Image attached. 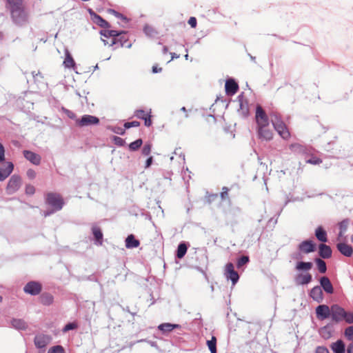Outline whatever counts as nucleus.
<instances>
[{
    "instance_id": "48",
    "label": "nucleus",
    "mask_w": 353,
    "mask_h": 353,
    "mask_svg": "<svg viewBox=\"0 0 353 353\" xmlns=\"http://www.w3.org/2000/svg\"><path fill=\"white\" fill-rule=\"evenodd\" d=\"M113 140H114V143L119 146L124 145V144L125 143L124 139H123L122 138H121L119 137H116V136L114 137Z\"/></svg>"
},
{
    "instance_id": "51",
    "label": "nucleus",
    "mask_w": 353,
    "mask_h": 353,
    "mask_svg": "<svg viewBox=\"0 0 353 353\" xmlns=\"http://www.w3.org/2000/svg\"><path fill=\"white\" fill-rule=\"evenodd\" d=\"M112 130L114 133H117V134H119L121 135H123L125 132V129H123L121 127H114Z\"/></svg>"
},
{
    "instance_id": "64",
    "label": "nucleus",
    "mask_w": 353,
    "mask_h": 353,
    "mask_svg": "<svg viewBox=\"0 0 353 353\" xmlns=\"http://www.w3.org/2000/svg\"><path fill=\"white\" fill-rule=\"evenodd\" d=\"M352 241L353 242V234H352Z\"/></svg>"
},
{
    "instance_id": "44",
    "label": "nucleus",
    "mask_w": 353,
    "mask_h": 353,
    "mask_svg": "<svg viewBox=\"0 0 353 353\" xmlns=\"http://www.w3.org/2000/svg\"><path fill=\"white\" fill-rule=\"evenodd\" d=\"M228 192H229L228 188H227V187L222 188V192H221V198L223 200L229 199Z\"/></svg>"
},
{
    "instance_id": "49",
    "label": "nucleus",
    "mask_w": 353,
    "mask_h": 353,
    "mask_svg": "<svg viewBox=\"0 0 353 353\" xmlns=\"http://www.w3.org/2000/svg\"><path fill=\"white\" fill-rule=\"evenodd\" d=\"M135 116L139 119H143L144 117L148 116V114H146L144 110H139L135 112Z\"/></svg>"
},
{
    "instance_id": "45",
    "label": "nucleus",
    "mask_w": 353,
    "mask_h": 353,
    "mask_svg": "<svg viewBox=\"0 0 353 353\" xmlns=\"http://www.w3.org/2000/svg\"><path fill=\"white\" fill-rule=\"evenodd\" d=\"M77 327V324L76 323H70L65 325V326L63 329V332H66L70 330H74Z\"/></svg>"
},
{
    "instance_id": "29",
    "label": "nucleus",
    "mask_w": 353,
    "mask_h": 353,
    "mask_svg": "<svg viewBox=\"0 0 353 353\" xmlns=\"http://www.w3.org/2000/svg\"><path fill=\"white\" fill-rule=\"evenodd\" d=\"M53 296L48 293H44L40 296L41 303L45 305H49L53 302Z\"/></svg>"
},
{
    "instance_id": "25",
    "label": "nucleus",
    "mask_w": 353,
    "mask_h": 353,
    "mask_svg": "<svg viewBox=\"0 0 353 353\" xmlns=\"http://www.w3.org/2000/svg\"><path fill=\"white\" fill-rule=\"evenodd\" d=\"M139 245V241L137 240L133 234H130L125 239V247L127 248H137Z\"/></svg>"
},
{
    "instance_id": "14",
    "label": "nucleus",
    "mask_w": 353,
    "mask_h": 353,
    "mask_svg": "<svg viewBox=\"0 0 353 353\" xmlns=\"http://www.w3.org/2000/svg\"><path fill=\"white\" fill-rule=\"evenodd\" d=\"M331 307L326 305H320L316 308V316L319 319L323 320L330 316Z\"/></svg>"
},
{
    "instance_id": "40",
    "label": "nucleus",
    "mask_w": 353,
    "mask_h": 353,
    "mask_svg": "<svg viewBox=\"0 0 353 353\" xmlns=\"http://www.w3.org/2000/svg\"><path fill=\"white\" fill-rule=\"evenodd\" d=\"M48 353H64V349L61 345H55L50 347Z\"/></svg>"
},
{
    "instance_id": "22",
    "label": "nucleus",
    "mask_w": 353,
    "mask_h": 353,
    "mask_svg": "<svg viewBox=\"0 0 353 353\" xmlns=\"http://www.w3.org/2000/svg\"><path fill=\"white\" fill-rule=\"evenodd\" d=\"M65 59L63 61V65L65 68H69V69H71V68H75V61L73 59L71 54L70 53V52L68 51V50H65Z\"/></svg>"
},
{
    "instance_id": "37",
    "label": "nucleus",
    "mask_w": 353,
    "mask_h": 353,
    "mask_svg": "<svg viewBox=\"0 0 353 353\" xmlns=\"http://www.w3.org/2000/svg\"><path fill=\"white\" fill-rule=\"evenodd\" d=\"M344 335L348 341H353V326L347 327L345 330Z\"/></svg>"
},
{
    "instance_id": "61",
    "label": "nucleus",
    "mask_w": 353,
    "mask_h": 353,
    "mask_svg": "<svg viewBox=\"0 0 353 353\" xmlns=\"http://www.w3.org/2000/svg\"><path fill=\"white\" fill-rule=\"evenodd\" d=\"M181 110H183V111H185V108L184 107H183V108H181Z\"/></svg>"
},
{
    "instance_id": "31",
    "label": "nucleus",
    "mask_w": 353,
    "mask_h": 353,
    "mask_svg": "<svg viewBox=\"0 0 353 353\" xmlns=\"http://www.w3.org/2000/svg\"><path fill=\"white\" fill-rule=\"evenodd\" d=\"M187 250H188V248L185 243H180L177 248L176 256L179 259H182L186 254Z\"/></svg>"
},
{
    "instance_id": "41",
    "label": "nucleus",
    "mask_w": 353,
    "mask_h": 353,
    "mask_svg": "<svg viewBox=\"0 0 353 353\" xmlns=\"http://www.w3.org/2000/svg\"><path fill=\"white\" fill-rule=\"evenodd\" d=\"M320 334L324 339H329L331 336V332L328 330V327L325 326L320 330Z\"/></svg>"
},
{
    "instance_id": "55",
    "label": "nucleus",
    "mask_w": 353,
    "mask_h": 353,
    "mask_svg": "<svg viewBox=\"0 0 353 353\" xmlns=\"http://www.w3.org/2000/svg\"><path fill=\"white\" fill-rule=\"evenodd\" d=\"M5 159V150L3 145L0 143V162Z\"/></svg>"
},
{
    "instance_id": "60",
    "label": "nucleus",
    "mask_w": 353,
    "mask_h": 353,
    "mask_svg": "<svg viewBox=\"0 0 353 353\" xmlns=\"http://www.w3.org/2000/svg\"><path fill=\"white\" fill-rule=\"evenodd\" d=\"M162 70V68H158L157 65H154L152 67V72L154 73H157V72H159Z\"/></svg>"
},
{
    "instance_id": "30",
    "label": "nucleus",
    "mask_w": 353,
    "mask_h": 353,
    "mask_svg": "<svg viewBox=\"0 0 353 353\" xmlns=\"http://www.w3.org/2000/svg\"><path fill=\"white\" fill-rule=\"evenodd\" d=\"M12 325L14 327L18 330H26L27 327L26 323L21 319H13L12 321Z\"/></svg>"
},
{
    "instance_id": "42",
    "label": "nucleus",
    "mask_w": 353,
    "mask_h": 353,
    "mask_svg": "<svg viewBox=\"0 0 353 353\" xmlns=\"http://www.w3.org/2000/svg\"><path fill=\"white\" fill-rule=\"evenodd\" d=\"M152 145L150 143H145L142 148V154L148 156L151 152Z\"/></svg>"
},
{
    "instance_id": "7",
    "label": "nucleus",
    "mask_w": 353,
    "mask_h": 353,
    "mask_svg": "<svg viewBox=\"0 0 353 353\" xmlns=\"http://www.w3.org/2000/svg\"><path fill=\"white\" fill-rule=\"evenodd\" d=\"M21 185V179L18 175H12L8 181L6 186V192L8 194H12L16 192Z\"/></svg>"
},
{
    "instance_id": "19",
    "label": "nucleus",
    "mask_w": 353,
    "mask_h": 353,
    "mask_svg": "<svg viewBox=\"0 0 353 353\" xmlns=\"http://www.w3.org/2000/svg\"><path fill=\"white\" fill-rule=\"evenodd\" d=\"M310 296L316 302L320 303L323 299V291L320 286L314 287L310 292Z\"/></svg>"
},
{
    "instance_id": "36",
    "label": "nucleus",
    "mask_w": 353,
    "mask_h": 353,
    "mask_svg": "<svg viewBox=\"0 0 353 353\" xmlns=\"http://www.w3.org/2000/svg\"><path fill=\"white\" fill-rule=\"evenodd\" d=\"M95 19L96 23L103 28H109L110 25L108 21H106L105 19H103L99 15H95Z\"/></svg>"
},
{
    "instance_id": "9",
    "label": "nucleus",
    "mask_w": 353,
    "mask_h": 353,
    "mask_svg": "<svg viewBox=\"0 0 353 353\" xmlns=\"http://www.w3.org/2000/svg\"><path fill=\"white\" fill-rule=\"evenodd\" d=\"M225 276L228 279L232 281L233 285L239 281V274L234 270V265L232 263H228L225 265Z\"/></svg>"
},
{
    "instance_id": "6",
    "label": "nucleus",
    "mask_w": 353,
    "mask_h": 353,
    "mask_svg": "<svg viewBox=\"0 0 353 353\" xmlns=\"http://www.w3.org/2000/svg\"><path fill=\"white\" fill-rule=\"evenodd\" d=\"M272 121L274 129L283 139L287 140L290 137V133L283 121L278 119H272Z\"/></svg>"
},
{
    "instance_id": "62",
    "label": "nucleus",
    "mask_w": 353,
    "mask_h": 353,
    "mask_svg": "<svg viewBox=\"0 0 353 353\" xmlns=\"http://www.w3.org/2000/svg\"><path fill=\"white\" fill-rule=\"evenodd\" d=\"M1 301H2V297L0 296V302H1Z\"/></svg>"
},
{
    "instance_id": "59",
    "label": "nucleus",
    "mask_w": 353,
    "mask_h": 353,
    "mask_svg": "<svg viewBox=\"0 0 353 353\" xmlns=\"http://www.w3.org/2000/svg\"><path fill=\"white\" fill-rule=\"evenodd\" d=\"M347 353H353V341L347 346Z\"/></svg>"
},
{
    "instance_id": "1",
    "label": "nucleus",
    "mask_w": 353,
    "mask_h": 353,
    "mask_svg": "<svg viewBox=\"0 0 353 353\" xmlns=\"http://www.w3.org/2000/svg\"><path fill=\"white\" fill-rule=\"evenodd\" d=\"M255 120L259 139L266 141L272 140L273 132L270 128L268 115L260 105L256 108Z\"/></svg>"
},
{
    "instance_id": "4",
    "label": "nucleus",
    "mask_w": 353,
    "mask_h": 353,
    "mask_svg": "<svg viewBox=\"0 0 353 353\" xmlns=\"http://www.w3.org/2000/svg\"><path fill=\"white\" fill-rule=\"evenodd\" d=\"M313 265L311 262L299 261L295 266L296 271L307 272L312 269ZM312 276L309 272L297 274L294 277V281L296 285H306L312 281Z\"/></svg>"
},
{
    "instance_id": "34",
    "label": "nucleus",
    "mask_w": 353,
    "mask_h": 353,
    "mask_svg": "<svg viewBox=\"0 0 353 353\" xmlns=\"http://www.w3.org/2000/svg\"><path fill=\"white\" fill-rule=\"evenodd\" d=\"M315 263L317 265L318 270L321 273H325L327 270L326 263L321 259H316Z\"/></svg>"
},
{
    "instance_id": "56",
    "label": "nucleus",
    "mask_w": 353,
    "mask_h": 353,
    "mask_svg": "<svg viewBox=\"0 0 353 353\" xmlns=\"http://www.w3.org/2000/svg\"><path fill=\"white\" fill-rule=\"evenodd\" d=\"M26 174H27L28 177L29 179H34V178H35V176H36V172H35V171H34V170H32V169H29V170H28V171H27V173H26Z\"/></svg>"
},
{
    "instance_id": "58",
    "label": "nucleus",
    "mask_w": 353,
    "mask_h": 353,
    "mask_svg": "<svg viewBox=\"0 0 353 353\" xmlns=\"http://www.w3.org/2000/svg\"><path fill=\"white\" fill-rule=\"evenodd\" d=\"M152 161H153V158L152 157H150L147 160H146V162H145V168H149L151 164L152 163Z\"/></svg>"
},
{
    "instance_id": "18",
    "label": "nucleus",
    "mask_w": 353,
    "mask_h": 353,
    "mask_svg": "<svg viewBox=\"0 0 353 353\" xmlns=\"http://www.w3.org/2000/svg\"><path fill=\"white\" fill-rule=\"evenodd\" d=\"M319 254L323 259H329L332 256V250L330 246L321 243L319 245Z\"/></svg>"
},
{
    "instance_id": "52",
    "label": "nucleus",
    "mask_w": 353,
    "mask_h": 353,
    "mask_svg": "<svg viewBox=\"0 0 353 353\" xmlns=\"http://www.w3.org/2000/svg\"><path fill=\"white\" fill-rule=\"evenodd\" d=\"M316 353H329L327 347L324 346H318L316 348Z\"/></svg>"
},
{
    "instance_id": "15",
    "label": "nucleus",
    "mask_w": 353,
    "mask_h": 353,
    "mask_svg": "<svg viewBox=\"0 0 353 353\" xmlns=\"http://www.w3.org/2000/svg\"><path fill=\"white\" fill-rule=\"evenodd\" d=\"M225 90L228 96H232L238 92L239 85L234 79H230L225 82Z\"/></svg>"
},
{
    "instance_id": "13",
    "label": "nucleus",
    "mask_w": 353,
    "mask_h": 353,
    "mask_svg": "<svg viewBox=\"0 0 353 353\" xmlns=\"http://www.w3.org/2000/svg\"><path fill=\"white\" fill-rule=\"evenodd\" d=\"M298 248L301 252L309 254L315 251L316 244L311 240H305L299 243Z\"/></svg>"
},
{
    "instance_id": "50",
    "label": "nucleus",
    "mask_w": 353,
    "mask_h": 353,
    "mask_svg": "<svg viewBox=\"0 0 353 353\" xmlns=\"http://www.w3.org/2000/svg\"><path fill=\"white\" fill-rule=\"evenodd\" d=\"M188 24L193 28L196 27L197 21L196 19L194 17H191L188 20Z\"/></svg>"
},
{
    "instance_id": "10",
    "label": "nucleus",
    "mask_w": 353,
    "mask_h": 353,
    "mask_svg": "<svg viewBox=\"0 0 353 353\" xmlns=\"http://www.w3.org/2000/svg\"><path fill=\"white\" fill-rule=\"evenodd\" d=\"M41 284L37 281L28 282L23 288V290L26 293L31 295L39 294L41 292Z\"/></svg>"
},
{
    "instance_id": "23",
    "label": "nucleus",
    "mask_w": 353,
    "mask_h": 353,
    "mask_svg": "<svg viewBox=\"0 0 353 353\" xmlns=\"http://www.w3.org/2000/svg\"><path fill=\"white\" fill-rule=\"evenodd\" d=\"M315 236L316 239L321 242L325 243L327 241V236L326 231L323 228L322 226H319L315 230Z\"/></svg>"
},
{
    "instance_id": "35",
    "label": "nucleus",
    "mask_w": 353,
    "mask_h": 353,
    "mask_svg": "<svg viewBox=\"0 0 353 353\" xmlns=\"http://www.w3.org/2000/svg\"><path fill=\"white\" fill-rule=\"evenodd\" d=\"M142 143H143L142 139H138L136 141L132 142L129 145V149L131 151H136V150H137L141 146Z\"/></svg>"
},
{
    "instance_id": "33",
    "label": "nucleus",
    "mask_w": 353,
    "mask_h": 353,
    "mask_svg": "<svg viewBox=\"0 0 353 353\" xmlns=\"http://www.w3.org/2000/svg\"><path fill=\"white\" fill-rule=\"evenodd\" d=\"M143 31L145 34L150 37H154L158 34L156 29L150 25H145L144 26Z\"/></svg>"
},
{
    "instance_id": "28",
    "label": "nucleus",
    "mask_w": 353,
    "mask_h": 353,
    "mask_svg": "<svg viewBox=\"0 0 353 353\" xmlns=\"http://www.w3.org/2000/svg\"><path fill=\"white\" fill-rule=\"evenodd\" d=\"M349 223H350V221L347 219H344L341 222L339 223V225L340 231L339 233V237H338L339 239L343 237V234H345V232H346V230L348 228Z\"/></svg>"
},
{
    "instance_id": "39",
    "label": "nucleus",
    "mask_w": 353,
    "mask_h": 353,
    "mask_svg": "<svg viewBox=\"0 0 353 353\" xmlns=\"http://www.w3.org/2000/svg\"><path fill=\"white\" fill-rule=\"evenodd\" d=\"M249 257L248 256H243L241 258H239L237 261V268H240L244 265H245L247 263L249 262Z\"/></svg>"
},
{
    "instance_id": "11",
    "label": "nucleus",
    "mask_w": 353,
    "mask_h": 353,
    "mask_svg": "<svg viewBox=\"0 0 353 353\" xmlns=\"http://www.w3.org/2000/svg\"><path fill=\"white\" fill-rule=\"evenodd\" d=\"M14 170V165L12 162H5L0 167V181L6 180L12 172Z\"/></svg>"
},
{
    "instance_id": "16",
    "label": "nucleus",
    "mask_w": 353,
    "mask_h": 353,
    "mask_svg": "<svg viewBox=\"0 0 353 353\" xmlns=\"http://www.w3.org/2000/svg\"><path fill=\"white\" fill-rule=\"evenodd\" d=\"M24 157L34 165H39L41 163V157L39 154L30 150H23Z\"/></svg>"
},
{
    "instance_id": "63",
    "label": "nucleus",
    "mask_w": 353,
    "mask_h": 353,
    "mask_svg": "<svg viewBox=\"0 0 353 353\" xmlns=\"http://www.w3.org/2000/svg\"><path fill=\"white\" fill-rule=\"evenodd\" d=\"M296 145H291V147H294L296 146Z\"/></svg>"
},
{
    "instance_id": "24",
    "label": "nucleus",
    "mask_w": 353,
    "mask_h": 353,
    "mask_svg": "<svg viewBox=\"0 0 353 353\" xmlns=\"http://www.w3.org/2000/svg\"><path fill=\"white\" fill-rule=\"evenodd\" d=\"M92 234L94 235V239L96 240L97 244L99 245H102L103 244V233L101 230L98 226H93L92 228Z\"/></svg>"
},
{
    "instance_id": "47",
    "label": "nucleus",
    "mask_w": 353,
    "mask_h": 353,
    "mask_svg": "<svg viewBox=\"0 0 353 353\" xmlns=\"http://www.w3.org/2000/svg\"><path fill=\"white\" fill-rule=\"evenodd\" d=\"M26 193L29 195H32L35 192V188L32 185L28 184L26 186Z\"/></svg>"
},
{
    "instance_id": "43",
    "label": "nucleus",
    "mask_w": 353,
    "mask_h": 353,
    "mask_svg": "<svg viewBox=\"0 0 353 353\" xmlns=\"http://www.w3.org/2000/svg\"><path fill=\"white\" fill-rule=\"evenodd\" d=\"M307 163L313 164V165H319L322 163V160L316 157H312L310 159L306 161Z\"/></svg>"
},
{
    "instance_id": "8",
    "label": "nucleus",
    "mask_w": 353,
    "mask_h": 353,
    "mask_svg": "<svg viewBox=\"0 0 353 353\" xmlns=\"http://www.w3.org/2000/svg\"><path fill=\"white\" fill-rule=\"evenodd\" d=\"M99 123V119L97 117L88 114L83 115L81 119L76 120V123L79 127L97 125Z\"/></svg>"
},
{
    "instance_id": "27",
    "label": "nucleus",
    "mask_w": 353,
    "mask_h": 353,
    "mask_svg": "<svg viewBox=\"0 0 353 353\" xmlns=\"http://www.w3.org/2000/svg\"><path fill=\"white\" fill-rule=\"evenodd\" d=\"M181 325L179 324H172L169 323H162L159 325L158 328L163 332H169L175 328H179Z\"/></svg>"
},
{
    "instance_id": "2",
    "label": "nucleus",
    "mask_w": 353,
    "mask_h": 353,
    "mask_svg": "<svg viewBox=\"0 0 353 353\" xmlns=\"http://www.w3.org/2000/svg\"><path fill=\"white\" fill-rule=\"evenodd\" d=\"M6 7L10 12L12 21L17 26H23L28 21V13L22 0H6Z\"/></svg>"
},
{
    "instance_id": "5",
    "label": "nucleus",
    "mask_w": 353,
    "mask_h": 353,
    "mask_svg": "<svg viewBox=\"0 0 353 353\" xmlns=\"http://www.w3.org/2000/svg\"><path fill=\"white\" fill-rule=\"evenodd\" d=\"M46 202L53 208V211L61 210L64 205L62 196L56 192H48L46 195Z\"/></svg>"
},
{
    "instance_id": "46",
    "label": "nucleus",
    "mask_w": 353,
    "mask_h": 353,
    "mask_svg": "<svg viewBox=\"0 0 353 353\" xmlns=\"http://www.w3.org/2000/svg\"><path fill=\"white\" fill-rule=\"evenodd\" d=\"M140 125V123L139 121H133L132 122H126L124 123V128L125 129H128L130 128H132V127H138Z\"/></svg>"
},
{
    "instance_id": "32",
    "label": "nucleus",
    "mask_w": 353,
    "mask_h": 353,
    "mask_svg": "<svg viewBox=\"0 0 353 353\" xmlns=\"http://www.w3.org/2000/svg\"><path fill=\"white\" fill-rule=\"evenodd\" d=\"M207 345L211 353H216V338L214 336L207 341Z\"/></svg>"
},
{
    "instance_id": "20",
    "label": "nucleus",
    "mask_w": 353,
    "mask_h": 353,
    "mask_svg": "<svg viewBox=\"0 0 353 353\" xmlns=\"http://www.w3.org/2000/svg\"><path fill=\"white\" fill-rule=\"evenodd\" d=\"M336 247L338 250L345 256H350L353 253L352 248L345 243H339Z\"/></svg>"
},
{
    "instance_id": "21",
    "label": "nucleus",
    "mask_w": 353,
    "mask_h": 353,
    "mask_svg": "<svg viewBox=\"0 0 353 353\" xmlns=\"http://www.w3.org/2000/svg\"><path fill=\"white\" fill-rule=\"evenodd\" d=\"M320 283L323 290L328 294H332L334 292V288L332 284L331 283L330 279L323 276L320 279Z\"/></svg>"
},
{
    "instance_id": "3",
    "label": "nucleus",
    "mask_w": 353,
    "mask_h": 353,
    "mask_svg": "<svg viewBox=\"0 0 353 353\" xmlns=\"http://www.w3.org/2000/svg\"><path fill=\"white\" fill-rule=\"evenodd\" d=\"M101 39L105 45L115 46V48L123 47L128 41L123 31L119 32L113 30H103L101 31Z\"/></svg>"
},
{
    "instance_id": "54",
    "label": "nucleus",
    "mask_w": 353,
    "mask_h": 353,
    "mask_svg": "<svg viewBox=\"0 0 353 353\" xmlns=\"http://www.w3.org/2000/svg\"><path fill=\"white\" fill-rule=\"evenodd\" d=\"M110 12H112L118 19H121L124 21H127V18L124 17L122 14L113 10H112Z\"/></svg>"
},
{
    "instance_id": "26",
    "label": "nucleus",
    "mask_w": 353,
    "mask_h": 353,
    "mask_svg": "<svg viewBox=\"0 0 353 353\" xmlns=\"http://www.w3.org/2000/svg\"><path fill=\"white\" fill-rule=\"evenodd\" d=\"M331 349L334 353H345V344L341 340L333 343L331 345Z\"/></svg>"
},
{
    "instance_id": "57",
    "label": "nucleus",
    "mask_w": 353,
    "mask_h": 353,
    "mask_svg": "<svg viewBox=\"0 0 353 353\" xmlns=\"http://www.w3.org/2000/svg\"><path fill=\"white\" fill-rule=\"evenodd\" d=\"M145 125L149 127L152 125V120L150 119V115L148 114L145 117L143 118Z\"/></svg>"
},
{
    "instance_id": "17",
    "label": "nucleus",
    "mask_w": 353,
    "mask_h": 353,
    "mask_svg": "<svg viewBox=\"0 0 353 353\" xmlns=\"http://www.w3.org/2000/svg\"><path fill=\"white\" fill-rule=\"evenodd\" d=\"M50 341V337L48 335L41 334L34 338V344L38 348H44Z\"/></svg>"
},
{
    "instance_id": "53",
    "label": "nucleus",
    "mask_w": 353,
    "mask_h": 353,
    "mask_svg": "<svg viewBox=\"0 0 353 353\" xmlns=\"http://www.w3.org/2000/svg\"><path fill=\"white\" fill-rule=\"evenodd\" d=\"M63 112L70 119H74L76 118V114L72 111L63 109Z\"/></svg>"
},
{
    "instance_id": "38",
    "label": "nucleus",
    "mask_w": 353,
    "mask_h": 353,
    "mask_svg": "<svg viewBox=\"0 0 353 353\" xmlns=\"http://www.w3.org/2000/svg\"><path fill=\"white\" fill-rule=\"evenodd\" d=\"M343 320H344L347 323H353V312L345 311V314L343 317Z\"/></svg>"
},
{
    "instance_id": "12",
    "label": "nucleus",
    "mask_w": 353,
    "mask_h": 353,
    "mask_svg": "<svg viewBox=\"0 0 353 353\" xmlns=\"http://www.w3.org/2000/svg\"><path fill=\"white\" fill-rule=\"evenodd\" d=\"M345 310L338 305H334L331 307L330 316L332 321L339 322L343 321V317L345 314Z\"/></svg>"
}]
</instances>
